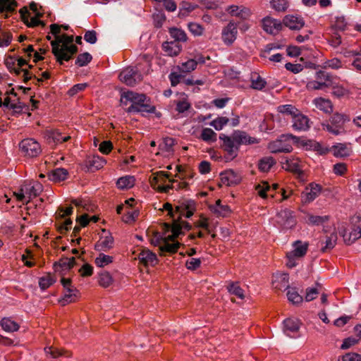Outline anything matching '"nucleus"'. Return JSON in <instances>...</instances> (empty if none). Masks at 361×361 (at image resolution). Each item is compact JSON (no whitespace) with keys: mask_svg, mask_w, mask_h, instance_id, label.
Listing matches in <instances>:
<instances>
[{"mask_svg":"<svg viewBox=\"0 0 361 361\" xmlns=\"http://www.w3.org/2000/svg\"><path fill=\"white\" fill-rule=\"evenodd\" d=\"M122 98L131 102V105L128 108L127 112L131 113H154L156 110L154 106L152 105L149 100L144 94H138L132 91H128L122 94Z\"/></svg>","mask_w":361,"mask_h":361,"instance_id":"1","label":"nucleus"},{"mask_svg":"<svg viewBox=\"0 0 361 361\" xmlns=\"http://www.w3.org/2000/svg\"><path fill=\"white\" fill-rule=\"evenodd\" d=\"M350 121L348 116L343 114H334L329 121L322 123L323 130L334 135H339L345 133L344 125Z\"/></svg>","mask_w":361,"mask_h":361,"instance_id":"2","label":"nucleus"},{"mask_svg":"<svg viewBox=\"0 0 361 361\" xmlns=\"http://www.w3.org/2000/svg\"><path fill=\"white\" fill-rule=\"evenodd\" d=\"M334 77L324 71H318L315 73L314 79L309 80L306 84L308 91L324 90L329 88Z\"/></svg>","mask_w":361,"mask_h":361,"instance_id":"3","label":"nucleus"},{"mask_svg":"<svg viewBox=\"0 0 361 361\" xmlns=\"http://www.w3.org/2000/svg\"><path fill=\"white\" fill-rule=\"evenodd\" d=\"M219 139L223 141L221 148L226 152V159L227 161L233 160L238 156L239 151V146L234 139L233 134L232 133L231 136L220 134Z\"/></svg>","mask_w":361,"mask_h":361,"instance_id":"4","label":"nucleus"},{"mask_svg":"<svg viewBox=\"0 0 361 361\" xmlns=\"http://www.w3.org/2000/svg\"><path fill=\"white\" fill-rule=\"evenodd\" d=\"M19 147L24 157L33 158L38 157L42 152L40 144L33 138H25L23 140Z\"/></svg>","mask_w":361,"mask_h":361,"instance_id":"5","label":"nucleus"},{"mask_svg":"<svg viewBox=\"0 0 361 361\" xmlns=\"http://www.w3.org/2000/svg\"><path fill=\"white\" fill-rule=\"evenodd\" d=\"M163 207L164 209L168 211L169 215L172 218H174L175 213L178 214L179 216H184L186 218H190L193 215L195 210V203L194 201L191 200L187 201L185 203L183 204V210L181 211L180 207H176V212H173L172 205L169 202L165 203Z\"/></svg>","mask_w":361,"mask_h":361,"instance_id":"6","label":"nucleus"},{"mask_svg":"<svg viewBox=\"0 0 361 361\" xmlns=\"http://www.w3.org/2000/svg\"><path fill=\"white\" fill-rule=\"evenodd\" d=\"M292 135H282L279 139L269 143L268 149L271 153L290 152L293 147L288 138H294Z\"/></svg>","mask_w":361,"mask_h":361,"instance_id":"7","label":"nucleus"},{"mask_svg":"<svg viewBox=\"0 0 361 361\" xmlns=\"http://www.w3.org/2000/svg\"><path fill=\"white\" fill-rule=\"evenodd\" d=\"M276 222L283 229H290L296 224L293 212L288 209H281L276 216Z\"/></svg>","mask_w":361,"mask_h":361,"instance_id":"8","label":"nucleus"},{"mask_svg":"<svg viewBox=\"0 0 361 361\" xmlns=\"http://www.w3.org/2000/svg\"><path fill=\"white\" fill-rule=\"evenodd\" d=\"M119 78L126 85L134 86L142 80V77L136 68L128 67L121 72Z\"/></svg>","mask_w":361,"mask_h":361,"instance_id":"9","label":"nucleus"},{"mask_svg":"<svg viewBox=\"0 0 361 361\" xmlns=\"http://www.w3.org/2000/svg\"><path fill=\"white\" fill-rule=\"evenodd\" d=\"M238 35V24L233 20L229 21L226 26L222 29L221 39L224 44L232 45Z\"/></svg>","mask_w":361,"mask_h":361,"instance_id":"10","label":"nucleus"},{"mask_svg":"<svg viewBox=\"0 0 361 361\" xmlns=\"http://www.w3.org/2000/svg\"><path fill=\"white\" fill-rule=\"evenodd\" d=\"M331 152L332 154L338 158H343L349 157L352 152V147L350 144L347 143H337L334 145L330 148H326L322 150V153Z\"/></svg>","mask_w":361,"mask_h":361,"instance_id":"11","label":"nucleus"},{"mask_svg":"<svg viewBox=\"0 0 361 361\" xmlns=\"http://www.w3.org/2000/svg\"><path fill=\"white\" fill-rule=\"evenodd\" d=\"M301 322L295 318H288L283 321V332L290 338H298Z\"/></svg>","mask_w":361,"mask_h":361,"instance_id":"12","label":"nucleus"},{"mask_svg":"<svg viewBox=\"0 0 361 361\" xmlns=\"http://www.w3.org/2000/svg\"><path fill=\"white\" fill-rule=\"evenodd\" d=\"M61 282L65 289V293L60 302L62 305H66L74 301L78 290L72 286L71 281L69 279L62 278Z\"/></svg>","mask_w":361,"mask_h":361,"instance_id":"13","label":"nucleus"},{"mask_svg":"<svg viewBox=\"0 0 361 361\" xmlns=\"http://www.w3.org/2000/svg\"><path fill=\"white\" fill-rule=\"evenodd\" d=\"M63 44V39L62 35L56 36L55 39L51 42V45L52 48V53L56 57L57 61L62 64L63 61H68L70 60L69 55L67 56L63 53L62 49Z\"/></svg>","mask_w":361,"mask_h":361,"instance_id":"14","label":"nucleus"},{"mask_svg":"<svg viewBox=\"0 0 361 361\" xmlns=\"http://www.w3.org/2000/svg\"><path fill=\"white\" fill-rule=\"evenodd\" d=\"M180 218V216H178V219ZM164 226L168 230L171 228L172 234L169 236V238L172 240L182 233V229L189 231L191 228V226L190 225L189 223L183 221L180 219H174L171 227L170 224L167 223L164 224Z\"/></svg>","mask_w":361,"mask_h":361,"instance_id":"15","label":"nucleus"},{"mask_svg":"<svg viewBox=\"0 0 361 361\" xmlns=\"http://www.w3.org/2000/svg\"><path fill=\"white\" fill-rule=\"evenodd\" d=\"M292 127L295 131H307L310 128V121L300 111L292 119Z\"/></svg>","mask_w":361,"mask_h":361,"instance_id":"16","label":"nucleus"},{"mask_svg":"<svg viewBox=\"0 0 361 361\" xmlns=\"http://www.w3.org/2000/svg\"><path fill=\"white\" fill-rule=\"evenodd\" d=\"M264 30L271 35H276L283 27V23L271 17H265L262 20Z\"/></svg>","mask_w":361,"mask_h":361,"instance_id":"17","label":"nucleus"},{"mask_svg":"<svg viewBox=\"0 0 361 361\" xmlns=\"http://www.w3.org/2000/svg\"><path fill=\"white\" fill-rule=\"evenodd\" d=\"M283 25L292 30H299L305 25L303 18L298 15H286L283 19Z\"/></svg>","mask_w":361,"mask_h":361,"instance_id":"18","label":"nucleus"},{"mask_svg":"<svg viewBox=\"0 0 361 361\" xmlns=\"http://www.w3.org/2000/svg\"><path fill=\"white\" fill-rule=\"evenodd\" d=\"M220 178L221 183L226 186L237 185L241 180L240 175L232 169L221 173Z\"/></svg>","mask_w":361,"mask_h":361,"instance_id":"19","label":"nucleus"},{"mask_svg":"<svg viewBox=\"0 0 361 361\" xmlns=\"http://www.w3.org/2000/svg\"><path fill=\"white\" fill-rule=\"evenodd\" d=\"M23 187L25 190V193L27 196L26 202H30L32 198L39 195L43 190L42 185L37 181L30 182L23 185Z\"/></svg>","mask_w":361,"mask_h":361,"instance_id":"20","label":"nucleus"},{"mask_svg":"<svg viewBox=\"0 0 361 361\" xmlns=\"http://www.w3.org/2000/svg\"><path fill=\"white\" fill-rule=\"evenodd\" d=\"M27 64V61L21 57L17 59V67H13V71L16 75L23 73V81L27 82L32 78H36L35 73L29 71L27 69L22 68L23 66Z\"/></svg>","mask_w":361,"mask_h":361,"instance_id":"21","label":"nucleus"},{"mask_svg":"<svg viewBox=\"0 0 361 361\" xmlns=\"http://www.w3.org/2000/svg\"><path fill=\"white\" fill-rule=\"evenodd\" d=\"M321 192V186L318 184L311 183L302 193V199L305 202H312Z\"/></svg>","mask_w":361,"mask_h":361,"instance_id":"22","label":"nucleus"},{"mask_svg":"<svg viewBox=\"0 0 361 361\" xmlns=\"http://www.w3.org/2000/svg\"><path fill=\"white\" fill-rule=\"evenodd\" d=\"M114 246V238L110 233H107L105 235H102L99 240L94 245V249L97 251L106 252L112 248Z\"/></svg>","mask_w":361,"mask_h":361,"instance_id":"23","label":"nucleus"},{"mask_svg":"<svg viewBox=\"0 0 361 361\" xmlns=\"http://www.w3.org/2000/svg\"><path fill=\"white\" fill-rule=\"evenodd\" d=\"M272 284L274 288L286 290L289 287L288 274L286 273H277L273 276Z\"/></svg>","mask_w":361,"mask_h":361,"instance_id":"24","label":"nucleus"},{"mask_svg":"<svg viewBox=\"0 0 361 361\" xmlns=\"http://www.w3.org/2000/svg\"><path fill=\"white\" fill-rule=\"evenodd\" d=\"M62 49L63 51V52L65 53V54H66L67 56L69 55L71 60L72 56L78 51V47L72 44L73 42V36H68L64 34L62 35Z\"/></svg>","mask_w":361,"mask_h":361,"instance_id":"25","label":"nucleus"},{"mask_svg":"<svg viewBox=\"0 0 361 361\" xmlns=\"http://www.w3.org/2000/svg\"><path fill=\"white\" fill-rule=\"evenodd\" d=\"M138 259L145 266H154L157 262V255L149 250H142L138 255Z\"/></svg>","mask_w":361,"mask_h":361,"instance_id":"26","label":"nucleus"},{"mask_svg":"<svg viewBox=\"0 0 361 361\" xmlns=\"http://www.w3.org/2000/svg\"><path fill=\"white\" fill-rule=\"evenodd\" d=\"M233 134L234 135V139L239 147L241 145H250L258 142L256 138L250 137L244 131L235 130Z\"/></svg>","mask_w":361,"mask_h":361,"instance_id":"27","label":"nucleus"},{"mask_svg":"<svg viewBox=\"0 0 361 361\" xmlns=\"http://www.w3.org/2000/svg\"><path fill=\"white\" fill-rule=\"evenodd\" d=\"M279 188L277 183H274L272 186H270L268 182L262 181L255 186L258 195L263 199L268 197L267 192L275 191Z\"/></svg>","mask_w":361,"mask_h":361,"instance_id":"28","label":"nucleus"},{"mask_svg":"<svg viewBox=\"0 0 361 361\" xmlns=\"http://www.w3.org/2000/svg\"><path fill=\"white\" fill-rule=\"evenodd\" d=\"M293 250L289 252L290 257L294 256L298 258L304 257L307 251L308 243L297 240L293 244Z\"/></svg>","mask_w":361,"mask_h":361,"instance_id":"29","label":"nucleus"},{"mask_svg":"<svg viewBox=\"0 0 361 361\" xmlns=\"http://www.w3.org/2000/svg\"><path fill=\"white\" fill-rule=\"evenodd\" d=\"M163 238V243L160 245L159 248L162 252L174 253L176 252L180 247V243L174 242V239L172 240L169 236Z\"/></svg>","mask_w":361,"mask_h":361,"instance_id":"30","label":"nucleus"},{"mask_svg":"<svg viewBox=\"0 0 361 361\" xmlns=\"http://www.w3.org/2000/svg\"><path fill=\"white\" fill-rule=\"evenodd\" d=\"M312 103L319 110L330 114L333 111V104L330 99L317 97L313 99Z\"/></svg>","mask_w":361,"mask_h":361,"instance_id":"31","label":"nucleus"},{"mask_svg":"<svg viewBox=\"0 0 361 361\" xmlns=\"http://www.w3.org/2000/svg\"><path fill=\"white\" fill-rule=\"evenodd\" d=\"M75 264V257H64L54 264L55 271H62L71 269Z\"/></svg>","mask_w":361,"mask_h":361,"instance_id":"32","label":"nucleus"},{"mask_svg":"<svg viewBox=\"0 0 361 361\" xmlns=\"http://www.w3.org/2000/svg\"><path fill=\"white\" fill-rule=\"evenodd\" d=\"M210 210L219 216H227L231 212V209L227 204H222L221 200H218L215 204L209 207Z\"/></svg>","mask_w":361,"mask_h":361,"instance_id":"33","label":"nucleus"},{"mask_svg":"<svg viewBox=\"0 0 361 361\" xmlns=\"http://www.w3.org/2000/svg\"><path fill=\"white\" fill-rule=\"evenodd\" d=\"M106 161L102 157L99 156H93L88 157L85 161V166L88 171L98 170L104 166Z\"/></svg>","mask_w":361,"mask_h":361,"instance_id":"34","label":"nucleus"},{"mask_svg":"<svg viewBox=\"0 0 361 361\" xmlns=\"http://www.w3.org/2000/svg\"><path fill=\"white\" fill-rule=\"evenodd\" d=\"M163 49L169 56H176L180 53L182 46L178 42H166L163 44Z\"/></svg>","mask_w":361,"mask_h":361,"instance_id":"35","label":"nucleus"},{"mask_svg":"<svg viewBox=\"0 0 361 361\" xmlns=\"http://www.w3.org/2000/svg\"><path fill=\"white\" fill-rule=\"evenodd\" d=\"M344 241L350 245L355 240L361 238V228L359 226H355L349 232L345 231L343 234Z\"/></svg>","mask_w":361,"mask_h":361,"instance_id":"36","label":"nucleus"},{"mask_svg":"<svg viewBox=\"0 0 361 361\" xmlns=\"http://www.w3.org/2000/svg\"><path fill=\"white\" fill-rule=\"evenodd\" d=\"M329 88L331 89V94L338 98L343 97L348 94V88L342 84L336 82L334 78L331 82V85H329Z\"/></svg>","mask_w":361,"mask_h":361,"instance_id":"37","label":"nucleus"},{"mask_svg":"<svg viewBox=\"0 0 361 361\" xmlns=\"http://www.w3.org/2000/svg\"><path fill=\"white\" fill-rule=\"evenodd\" d=\"M283 168L295 173L300 171V160L298 158H286L284 162H282Z\"/></svg>","mask_w":361,"mask_h":361,"instance_id":"38","label":"nucleus"},{"mask_svg":"<svg viewBox=\"0 0 361 361\" xmlns=\"http://www.w3.org/2000/svg\"><path fill=\"white\" fill-rule=\"evenodd\" d=\"M200 139L208 144H212L217 140V134L212 129L204 128L201 132Z\"/></svg>","mask_w":361,"mask_h":361,"instance_id":"39","label":"nucleus"},{"mask_svg":"<svg viewBox=\"0 0 361 361\" xmlns=\"http://www.w3.org/2000/svg\"><path fill=\"white\" fill-rule=\"evenodd\" d=\"M68 171L63 168H57L53 170L49 174V178L50 180L55 182H60L67 178Z\"/></svg>","mask_w":361,"mask_h":361,"instance_id":"40","label":"nucleus"},{"mask_svg":"<svg viewBox=\"0 0 361 361\" xmlns=\"http://www.w3.org/2000/svg\"><path fill=\"white\" fill-rule=\"evenodd\" d=\"M277 111L282 114L290 116L292 119L295 115H297L300 111L292 104L280 105L277 107Z\"/></svg>","mask_w":361,"mask_h":361,"instance_id":"41","label":"nucleus"},{"mask_svg":"<svg viewBox=\"0 0 361 361\" xmlns=\"http://www.w3.org/2000/svg\"><path fill=\"white\" fill-rule=\"evenodd\" d=\"M135 184L133 176H126L118 179L116 185L119 189L125 190L131 188Z\"/></svg>","mask_w":361,"mask_h":361,"instance_id":"42","label":"nucleus"},{"mask_svg":"<svg viewBox=\"0 0 361 361\" xmlns=\"http://www.w3.org/2000/svg\"><path fill=\"white\" fill-rule=\"evenodd\" d=\"M226 288L230 294L234 295L241 300L245 298L244 290L238 282H230Z\"/></svg>","mask_w":361,"mask_h":361,"instance_id":"43","label":"nucleus"},{"mask_svg":"<svg viewBox=\"0 0 361 361\" xmlns=\"http://www.w3.org/2000/svg\"><path fill=\"white\" fill-rule=\"evenodd\" d=\"M17 6L15 0H0V13H12Z\"/></svg>","mask_w":361,"mask_h":361,"instance_id":"44","label":"nucleus"},{"mask_svg":"<svg viewBox=\"0 0 361 361\" xmlns=\"http://www.w3.org/2000/svg\"><path fill=\"white\" fill-rule=\"evenodd\" d=\"M336 241L337 234L335 232H333L329 235L326 236L325 241L322 243V244H324V246L321 248L322 251L325 252L333 249L336 244Z\"/></svg>","mask_w":361,"mask_h":361,"instance_id":"45","label":"nucleus"},{"mask_svg":"<svg viewBox=\"0 0 361 361\" xmlns=\"http://www.w3.org/2000/svg\"><path fill=\"white\" fill-rule=\"evenodd\" d=\"M0 324L2 329L7 332L16 331L19 329V325L8 318H3L0 322Z\"/></svg>","mask_w":361,"mask_h":361,"instance_id":"46","label":"nucleus"},{"mask_svg":"<svg viewBox=\"0 0 361 361\" xmlns=\"http://www.w3.org/2000/svg\"><path fill=\"white\" fill-rule=\"evenodd\" d=\"M275 163L276 162L272 157H264L259 160L258 168L262 172H267L275 164Z\"/></svg>","mask_w":361,"mask_h":361,"instance_id":"47","label":"nucleus"},{"mask_svg":"<svg viewBox=\"0 0 361 361\" xmlns=\"http://www.w3.org/2000/svg\"><path fill=\"white\" fill-rule=\"evenodd\" d=\"M266 84H267L266 81L258 74H257V73L252 74V75H251V87H252V88H253L255 90H261L265 87Z\"/></svg>","mask_w":361,"mask_h":361,"instance_id":"48","label":"nucleus"},{"mask_svg":"<svg viewBox=\"0 0 361 361\" xmlns=\"http://www.w3.org/2000/svg\"><path fill=\"white\" fill-rule=\"evenodd\" d=\"M170 35L172 38L174 39L173 42H186L187 35L185 32L180 29L173 27L169 30Z\"/></svg>","mask_w":361,"mask_h":361,"instance_id":"49","label":"nucleus"},{"mask_svg":"<svg viewBox=\"0 0 361 361\" xmlns=\"http://www.w3.org/2000/svg\"><path fill=\"white\" fill-rule=\"evenodd\" d=\"M180 72L183 73H190L197 68L196 62L193 59H190L188 61L183 62L177 67Z\"/></svg>","mask_w":361,"mask_h":361,"instance_id":"50","label":"nucleus"},{"mask_svg":"<svg viewBox=\"0 0 361 361\" xmlns=\"http://www.w3.org/2000/svg\"><path fill=\"white\" fill-rule=\"evenodd\" d=\"M230 122V119L227 117L219 116L214 119L209 123V126H212L216 130H221Z\"/></svg>","mask_w":361,"mask_h":361,"instance_id":"51","label":"nucleus"},{"mask_svg":"<svg viewBox=\"0 0 361 361\" xmlns=\"http://www.w3.org/2000/svg\"><path fill=\"white\" fill-rule=\"evenodd\" d=\"M113 262V257L105 255L104 253H99V255L95 258L94 263L99 267H104Z\"/></svg>","mask_w":361,"mask_h":361,"instance_id":"52","label":"nucleus"},{"mask_svg":"<svg viewBox=\"0 0 361 361\" xmlns=\"http://www.w3.org/2000/svg\"><path fill=\"white\" fill-rule=\"evenodd\" d=\"M287 298L288 301L294 305H298L302 302V297L295 288H290L288 290Z\"/></svg>","mask_w":361,"mask_h":361,"instance_id":"53","label":"nucleus"},{"mask_svg":"<svg viewBox=\"0 0 361 361\" xmlns=\"http://www.w3.org/2000/svg\"><path fill=\"white\" fill-rule=\"evenodd\" d=\"M113 282L111 274L107 271H102L99 276V283L104 288L109 287Z\"/></svg>","mask_w":361,"mask_h":361,"instance_id":"54","label":"nucleus"},{"mask_svg":"<svg viewBox=\"0 0 361 361\" xmlns=\"http://www.w3.org/2000/svg\"><path fill=\"white\" fill-rule=\"evenodd\" d=\"M169 178V174L165 171H159L155 173L154 176L151 180V184L153 188H155V184L159 183H164L166 180Z\"/></svg>","mask_w":361,"mask_h":361,"instance_id":"55","label":"nucleus"},{"mask_svg":"<svg viewBox=\"0 0 361 361\" xmlns=\"http://www.w3.org/2000/svg\"><path fill=\"white\" fill-rule=\"evenodd\" d=\"M343 63L341 61L337 58H334L332 59L327 60L323 63L322 68H331L337 70L342 68Z\"/></svg>","mask_w":361,"mask_h":361,"instance_id":"56","label":"nucleus"},{"mask_svg":"<svg viewBox=\"0 0 361 361\" xmlns=\"http://www.w3.org/2000/svg\"><path fill=\"white\" fill-rule=\"evenodd\" d=\"M175 145V140L173 137H166L163 139L162 142L160 144L159 147L161 149L167 152H173V147Z\"/></svg>","mask_w":361,"mask_h":361,"instance_id":"57","label":"nucleus"},{"mask_svg":"<svg viewBox=\"0 0 361 361\" xmlns=\"http://www.w3.org/2000/svg\"><path fill=\"white\" fill-rule=\"evenodd\" d=\"M92 56L88 52L80 54L78 56L75 64L79 67H82L87 65L92 61Z\"/></svg>","mask_w":361,"mask_h":361,"instance_id":"58","label":"nucleus"},{"mask_svg":"<svg viewBox=\"0 0 361 361\" xmlns=\"http://www.w3.org/2000/svg\"><path fill=\"white\" fill-rule=\"evenodd\" d=\"M329 220L328 216H314V215H309L307 223L309 224L313 225V226H319L322 225L324 222L327 221Z\"/></svg>","mask_w":361,"mask_h":361,"instance_id":"59","label":"nucleus"},{"mask_svg":"<svg viewBox=\"0 0 361 361\" xmlns=\"http://www.w3.org/2000/svg\"><path fill=\"white\" fill-rule=\"evenodd\" d=\"M271 3L273 8L277 11H285L288 7L287 0H272Z\"/></svg>","mask_w":361,"mask_h":361,"instance_id":"60","label":"nucleus"},{"mask_svg":"<svg viewBox=\"0 0 361 361\" xmlns=\"http://www.w3.org/2000/svg\"><path fill=\"white\" fill-rule=\"evenodd\" d=\"M54 283V279L51 275L42 277L39 280V286L41 289L45 290Z\"/></svg>","mask_w":361,"mask_h":361,"instance_id":"61","label":"nucleus"},{"mask_svg":"<svg viewBox=\"0 0 361 361\" xmlns=\"http://www.w3.org/2000/svg\"><path fill=\"white\" fill-rule=\"evenodd\" d=\"M188 27L190 32L195 36L202 35L204 31L203 27L201 25L196 23H189L188 24Z\"/></svg>","mask_w":361,"mask_h":361,"instance_id":"62","label":"nucleus"},{"mask_svg":"<svg viewBox=\"0 0 361 361\" xmlns=\"http://www.w3.org/2000/svg\"><path fill=\"white\" fill-rule=\"evenodd\" d=\"M201 264V260L197 258H190L186 261L185 266L188 269L195 270Z\"/></svg>","mask_w":361,"mask_h":361,"instance_id":"63","label":"nucleus"},{"mask_svg":"<svg viewBox=\"0 0 361 361\" xmlns=\"http://www.w3.org/2000/svg\"><path fill=\"white\" fill-rule=\"evenodd\" d=\"M343 361H361V355L355 353H348L342 357Z\"/></svg>","mask_w":361,"mask_h":361,"instance_id":"64","label":"nucleus"}]
</instances>
